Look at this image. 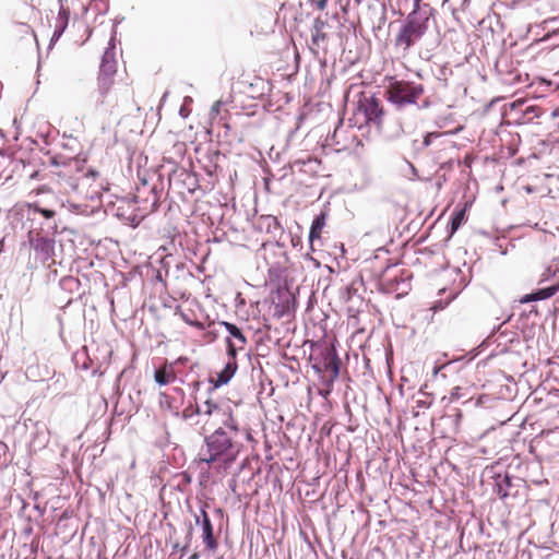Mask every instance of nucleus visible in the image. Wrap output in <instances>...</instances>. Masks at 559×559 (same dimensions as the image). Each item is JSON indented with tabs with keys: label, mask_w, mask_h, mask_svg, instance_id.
Instances as JSON below:
<instances>
[{
	"label": "nucleus",
	"mask_w": 559,
	"mask_h": 559,
	"mask_svg": "<svg viewBox=\"0 0 559 559\" xmlns=\"http://www.w3.org/2000/svg\"><path fill=\"white\" fill-rule=\"evenodd\" d=\"M224 427L216 428L204 439V449L200 453V461L207 464L218 463L227 468L242 451V443L238 440L239 427L234 414L228 413V419H223Z\"/></svg>",
	"instance_id": "obj_1"
},
{
	"label": "nucleus",
	"mask_w": 559,
	"mask_h": 559,
	"mask_svg": "<svg viewBox=\"0 0 559 559\" xmlns=\"http://www.w3.org/2000/svg\"><path fill=\"white\" fill-rule=\"evenodd\" d=\"M424 92L425 88L421 84L389 78L385 96L390 103L401 108L406 105H416Z\"/></svg>",
	"instance_id": "obj_2"
},
{
	"label": "nucleus",
	"mask_w": 559,
	"mask_h": 559,
	"mask_svg": "<svg viewBox=\"0 0 559 559\" xmlns=\"http://www.w3.org/2000/svg\"><path fill=\"white\" fill-rule=\"evenodd\" d=\"M543 115L544 110L539 106L531 105L526 99H518L504 106L500 127L502 128L503 123L519 126L531 123Z\"/></svg>",
	"instance_id": "obj_3"
},
{
	"label": "nucleus",
	"mask_w": 559,
	"mask_h": 559,
	"mask_svg": "<svg viewBox=\"0 0 559 559\" xmlns=\"http://www.w3.org/2000/svg\"><path fill=\"white\" fill-rule=\"evenodd\" d=\"M198 419L194 421L195 426H200L202 431L213 428L217 424V419L222 423L223 419H228V413L234 414L230 406L221 405L212 399H207L201 405H195Z\"/></svg>",
	"instance_id": "obj_4"
},
{
	"label": "nucleus",
	"mask_w": 559,
	"mask_h": 559,
	"mask_svg": "<svg viewBox=\"0 0 559 559\" xmlns=\"http://www.w3.org/2000/svg\"><path fill=\"white\" fill-rule=\"evenodd\" d=\"M427 21H420L416 17V11L412 12L406 23L395 37V45L407 51L415 43H417L427 31Z\"/></svg>",
	"instance_id": "obj_5"
},
{
	"label": "nucleus",
	"mask_w": 559,
	"mask_h": 559,
	"mask_svg": "<svg viewBox=\"0 0 559 559\" xmlns=\"http://www.w3.org/2000/svg\"><path fill=\"white\" fill-rule=\"evenodd\" d=\"M117 72V59L115 46L106 48L97 78L98 90L106 95L115 83V74Z\"/></svg>",
	"instance_id": "obj_6"
},
{
	"label": "nucleus",
	"mask_w": 559,
	"mask_h": 559,
	"mask_svg": "<svg viewBox=\"0 0 559 559\" xmlns=\"http://www.w3.org/2000/svg\"><path fill=\"white\" fill-rule=\"evenodd\" d=\"M145 126V120L141 115L126 116L118 122L116 136L123 140H134L139 136H151Z\"/></svg>",
	"instance_id": "obj_7"
},
{
	"label": "nucleus",
	"mask_w": 559,
	"mask_h": 559,
	"mask_svg": "<svg viewBox=\"0 0 559 559\" xmlns=\"http://www.w3.org/2000/svg\"><path fill=\"white\" fill-rule=\"evenodd\" d=\"M357 111L364 116L366 122L374 123L378 127L382 123L383 106L380 99L372 94L364 92L359 94Z\"/></svg>",
	"instance_id": "obj_8"
},
{
	"label": "nucleus",
	"mask_w": 559,
	"mask_h": 559,
	"mask_svg": "<svg viewBox=\"0 0 559 559\" xmlns=\"http://www.w3.org/2000/svg\"><path fill=\"white\" fill-rule=\"evenodd\" d=\"M209 507L207 502L202 503V508L200 510V514L194 515V520L197 524L201 525L202 528V540L205 545V548L210 552H214L218 548L217 537L214 535V528L210 515L206 511Z\"/></svg>",
	"instance_id": "obj_9"
},
{
	"label": "nucleus",
	"mask_w": 559,
	"mask_h": 559,
	"mask_svg": "<svg viewBox=\"0 0 559 559\" xmlns=\"http://www.w3.org/2000/svg\"><path fill=\"white\" fill-rule=\"evenodd\" d=\"M226 343H227V353L231 357V360L226 364V366L224 367V369L222 371L215 373V376L210 377L209 381H210V383L213 384L214 390L224 384H227L230 381V379L234 377V374L238 368L237 362H236V355H237L236 344L230 338H227Z\"/></svg>",
	"instance_id": "obj_10"
},
{
	"label": "nucleus",
	"mask_w": 559,
	"mask_h": 559,
	"mask_svg": "<svg viewBox=\"0 0 559 559\" xmlns=\"http://www.w3.org/2000/svg\"><path fill=\"white\" fill-rule=\"evenodd\" d=\"M79 3V0H61L59 13L56 20V26L52 34V40H57L66 31L70 15L75 4Z\"/></svg>",
	"instance_id": "obj_11"
},
{
	"label": "nucleus",
	"mask_w": 559,
	"mask_h": 559,
	"mask_svg": "<svg viewBox=\"0 0 559 559\" xmlns=\"http://www.w3.org/2000/svg\"><path fill=\"white\" fill-rule=\"evenodd\" d=\"M177 379V373L175 371V366L173 362H168L165 360L163 365L157 368L154 372V380L159 385H167L175 382Z\"/></svg>",
	"instance_id": "obj_12"
},
{
	"label": "nucleus",
	"mask_w": 559,
	"mask_h": 559,
	"mask_svg": "<svg viewBox=\"0 0 559 559\" xmlns=\"http://www.w3.org/2000/svg\"><path fill=\"white\" fill-rule=\"evenodd\" d=\"M341 359L334 348H331L324 359V368L330 372V381L333 382L338 378L341 369Z\"/></svg>",
	"instance_id": "obj_13"
},
{
	"label": "nucleus",
	"mask_w": 559,
	"mask_h": 559,
	"mask_svg": "<svg viewBox=\"0 0 559 559\" xmlns=\"http://www.w3.org/2000/svg\"><path fill=\"white\" fill-rule=\"evenodd\" d=\"M206 133L217 140L226 139L229 136V127L227 123L222 122V118L216 119V117H213Z\"/></svg>",
	"instance_id": "obj_14"
},
{
	"label": "nucleus",
	"mask_w": 559,
	"mask_h": 559,
	"mask_svg": "<svg viewBox=\"0 0 559 559\" xmlns=\"http://www.w3.org/2000/svg\"><path fill=\"white\" fill-rule=\"evenodd\" d=\"M219 324L223 325L226 329V331L230 334V336H233L238 342L239 346H236L237 350L243 349L245 345L247 344V337L245 336L242 331L237 325L230 322L222 321L219 322Z\"/></svg>",
	"instance_id": "obj_15"
},
{
	"label": "nucleus",
	"mask_w": 559,
	"mask_h": 559,
	"mask_svg": "<svg viewBox=\"0 0 559 559\" xmlns=\"http://www.w3.org/2000/svg\"><path fill=\"white\" fill-rule=\"evenodd\" d=\"M326 223V215L325 213H321L318 215L314 221L311 224L310 231H309V240L312 243L314 240L321 238L322 229L324 228Z\"/></svg>",
	"instance_id": "obj_16"
},
{
	"label": "nucleus",
	"mask_w": 559,
	"mask_h": 559,
	"mask_svg": "<svg viewBox=\"0 0 559 559\" xmlns=\"http://www.w3.org/2000/svg\"><path fill=\"white\" fill-rule=\"evenodd\" d=\"M60 147L62 148V152H59L53 157L55 164H66L70 160H73L78 156V152H74L71 147H69L68 143L66 142H59Z\"/></svg>",
	"instance_id": "obj_17"
},
{
	"label": "nucleus",
	"mask_w": 559,
	"mask_h": 559,
	"mask_svg": "<svg viewBox=\"0 0 559 559\" xmlns=\"http://www.w3.org/2000/svg\"><path fill=\"white\" fill-rule=\"evenodd\" d=\"M325 22L320 19L314 21L313 31L311 34L312 45L316 47H320L322 43L326 40V34L323 32Z\"/></svg>",
	"instance_id": "obj_18"
},
{
	"label": "nucleus",
	"mask_w": 559,
	"mask_h": 559,
	"mask_svg": "<svg viewBox=\"0 0 559 559\" xmlns=\"http://www.w3.org/2000/svg\"><path fill=\"white\" fill-rule=\"evenodd\" d=\"M466 219V209L456 211L451 221V233H455Z\"/></svg>",
	"instance_id": "obj_19"
},
{
	"label": "nucleus",
	"mask_w": 559,
	"mask_h": 559,
	"mask_svg": "<svg viewBox=\"0 0 559 559\" xmlns=\"http://www.w3.org/2000/svg\"><path fill=\"white\" fill-rule=\"evenodd\" d=\"M558 292H559V283L556 285L539 289L535 293L536 301L548 299V298L555 296Z\"/></svg>",
	"instance_id": "obj_20"
},
{
	"label": "nucleus",
	"mask_w": 559,
	"mask_h": 559,
	"mask_svg": "<svg viewBox=\"0 0 559 559\" xmlns=\"http://www.w3.org/2000/svg\"><path fill=\"white\" fill-rule=\"evenodd\" d=\"M159 405L163 409L177 411V407L174 405V399L165 392L159 393Z\"/></svg>",
	"instance_id": "obj_21"
},
{
	"label": "nucleus",
	"mask_w": 559,
	"mask_h": 559,
	"mask_svg": "<svg viewBox=\"0 0 559 559\" xmlns=\"http://www.w3.org/2000/svg\"><path fill=\"white\" fill-rule=\"evenodd\" d=\"M480 126L483 128V132L479 135L480 139H483V138H491L492 135L501 136V132L497 131L492 124L489 127L488 130L486 129V127L488 126L487 119H483L480 121Z\"/></svg>",
	"instance_id": "obj_22"
},
{
	"label": "nucleus",
	"mask_w": 559,
	"mask_h": 559,
	"mask_svg": "<svg viewBox=\"0 0 559 559\" xmlns=\"http://www.w3.org/2000/svg\"><path fill=\"white\" fill-rule=\"evenodd\" d=\"M27 207L33 212L41 214L45 218H52L56 215V212L48 209H43L38 203H28Z\"/></svg>",
	"instance_id": "obj_23"
},
{
	"label": "nucleus",
	"mask_w": 559,
	"mask_h": 559,
	"mask_svg": "<svg viewBox=\"0 0 559 559\" xmlns=\"http://www.w3.org/2000/svg\"><path fill=\"white\" fill-rule=\"evenodd\" d=\"M551 126L548 128L550 131H557L559 129V108H556L549 114Z\"/></svg>",
	"instance_id": "obj_24"
},
{
	"label": "nucleus",
	"mask_w": 559,
	"mask_h": 559,
	"mask_svg": "<svg viewBox=\"0 0 559 559\" xmlns=\"http://www.w3.org/2000/svg\"><path fill=\"white\" fill-rule=\"evenodd\" d=\"M180 318L186 322L188 323L189 325L191 326H195V328H199V329H202L203 328V324L199 321H195V320H192L190 318V316L186 312H180Z\"/></svg>",
	"instance_id": "obj_25"
},
{
	"label": "nucleus",
	"mask_w": 559,
	"mask_h": 559,
	"mask_svg": "<svg viewBox=\"0 0 559 559\" xmlns=\"http://www.w3.org/2000/svg\"><path fill=\"white\" fill-rule=\"evenodd\" d=\"M193 416H197L195 406H193V405H189V406H187V407L182 411L181 417H182L185 420H189V419H191Z\"/></svg>",
	"instance_id": "obj_26"
},
{
	"label": "nucleus",
	"mask_w": 559,
	"mask_h": 559,
	"mask_svg": "<svg viewBox=\"0 0 559 559\" xmlns=\"http://www.w3.org/2000/svg\"><path fill=\"white\" fill-rule=\"evenodd\" d=\"M554 265H555V270H552V265H550L546 271L545 273L543 274V278L544 280H547L549 278V276L554 275L558 269H559V261H554Z\"/></svg>",
	"instance_id": "obj_27"
},
{
	"label": "nucleus",
	"mask_w": 559,
	"mask_h": 559,
	"mask_svg": "<svg viewBox=\"0 0 559 559\" xmlns=\"http://www.w3.org/2000/svg\"><path fill=\"white\" fill-rule=\"evenodd\" d=\"M263 221L267 223V228H270L271 226H274L275 228L280 227L278 222L274 216H266Z\"/></svg>",
	"instance_id": "obj_28"
},
{
	"label": "nucleus",
	"mask_w": 559,
	"mask_h": 559,
	"mask_svg": "<svg viewBox=\"0 0 559 559\" xmlns=\"http://www.w3.org/2000/svg\"><path fill=\"white\" fill-rule=\"evenodd\" d=\"M531 301H536V295H535V293L527 294V295L523 296V297L520 299V302H521V304H527V302H531Z\"/></svg>",
	"instance_id": "obj_29"
},
{
	"label": "nucleus",
	"mask_w": 559,
	"mask_h": 559,
	"mask_svg": "<svg viewBox=\"0 0 559 559\" xmlns=\"http://www.w3.org/2000/svg\"><path fill=\"white\" fill-rule=\"evenodd\" d=\"M49 192H51V189L47 186H41L32 191V193H35L36 195H39L41 193H49Z\"/></svg>",
	"instance_id": "obj_30"
},
{
	"label": "nucleus",
	"mask_w": 559,
	"mask_h": 559,
	"mask_svg": "<svg viewBox=\"0 0 559 559\" xmlns=\"http://www.w3.org/2000/svg\"><path fill=\"white\" fill-rule=\"evenodd\" d=\"M224 105L223 100H216L212 107V112L218 115L221 112V108Z\"/></svg>",
	"instance_id": "obj_31"
},
{
	"label": "nucleus",
	"mask_w": 559,
	"mask_h": 559,
	"mask_svg": "<svg viewBox=\"0 0 559 559\" xmlns=\"http://www.w3.org/2000/svg\"><path fill=\"white\" fill-rule=\"evenodd\" d=\"M522 189L527 193H534V192H539V190L536 188V187H533L531 185H526V186H523Z\"/></svg>",
	"instance_id": "obj_32"
},
{
	"label": "nucleus",
	"mask_w": 559,
	"mask_h": 559,
	"mask_svg": "<svg viewBox=\"0 0 559 559\" xmlns=\"http://www.w3.org/2000/svg\"><path fill=\"white\" fill-rule=\"evenodd\" d=\"M325 5H326V0H319L318 1V8L320 10H323L325 8Z\"/></svg>",
	"instance_id": "obj_33"
},
{
	"label": "nucleus",
	"mask_w": 559,
	"mask_h": 559,
	"mask_svg": "<svg viewBox=\"0 0 559 559\" xmlns=\"http://www.w3.org/2000/svg\"><path fill=\"white\" fill-rule=\"evenodd\" d=\"M200 558V555L198 552H194L190 556L189 559H199Z\"/></svg>",
	"instance_id": "obj_34"
},
{
	"label": "nucleus",
	"mask_w": 559,
	"mask_h": 559,
	"mask_svg": "<svg viewBox=\"0 0 559 559\" xmlns=\"http://www.w3.org/2000/svg\"><path fill=\"white\" fill-rule=\"evenodd\" d=\"M452 133H454V131H444V132H442L440 134H437V136L445 135V134H452Z\"/></svg>",
	"instance_id": "obj_35"
},
{
	"label": "nucleus",
	"mask_w": 559,
	"mask_h": 559,
	"mask_svg": "<svg viewBox=\"0 0 559 559\" xmlns=\"http://www.w3.org/2000/svg\"><path fill=\"white\" fill-rule=\"evenodd\" d=\"M81 11L82 13L86 12V7L84 4H81Z\"/></svg>",
	"instance_id": "obj_36"
},
{
	"label": "nucleus",
	"mask_w": 559,
	"mask_h": 559,
	"mask_svg": "<svg viewBox=\"0 0 559 559\" xmlns=\"http://www.w3.org/2000/svg\"><path fill=\"white\" fill-rule=\"evenodd\" d=\"M462 129H463V127H462V126H459V127H456V128H455V130H454V131H459V130H462Z\"/></svg>",
	"instance_id": "obj_37"
},
{
	"label": "nucleus",
	"mask_w": 559,
	"mask_h": 559,
	"mask_svg": "<svg viewBox=\"0 0 559 559\" xmlns=\"http://www.w3.org/2000/svg\"><path fill=\"white\" fill-rule=\"evenodd\" d=\"M438 308H440V309H441L442 307L433 306V307H432V310H437Z\"/></svg>",
	"instance_id": "obj_38"
}]
</instances>
